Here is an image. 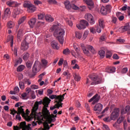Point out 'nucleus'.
<instances>
[{"instance_id":"nucleus-7","label":"nucleus","mask_w":130,"mask_h":130,"mask_svg":"<svg viewBox=\"0 0 130 130\" xmlns=\"http://www.w3.org/2000/svg\"><path fill=\"white\" fill-rule=\"evenodd\" d=\"M119 116V109L115 108L110 115V119L111 120H115Z\"/></svg>"},{"instance_id":"nucleus-28","label":"nucleus","mask_w":130,"mask_h":130,"mask_svg":"<svg viewBox=\"0 0 130 130\" xmlns=\"http://www.w3.org/2000/svg\"><path fill=\"white\" fill-rule=\"evenodd\" d=\"M126 10H127L128 16L130 17V7L127 8L126 6H124L121 8V10L123 11H126Z\"/></svg>"},{"instance_id":"nucleus-46","label":"nucleus","mask_w":130,"mask_h":130,"mask_svg":"<svg viewBox=\"0 0 130 130\" xmlns=\"http://www.w3.org/2000/svg\"><path fill=\"white\" fill-rule=\"evenodd\" d=\"M22 129V128H21V123H20L19 126H14V130H20Z\"/></svg>"},{"instance_id":"nucleus-6","label":"nucleus","mask_w":130,"mask_h":130,"mask_svg":"<svg viewBox=\"0 0 130 130\" xmlns=\"http://www.w3.org/2000/svg\"><path fill=\"white\" fill-rule=\"evenodd\" d=\"M50 99H56L55 103L56 106H57V108H59V107H62V103H61L62 100H61V96L60 95H51L50 96Z\"/></svg>"},{"instance_id":"nucleus-15","label":"nucleus","mask_w":130,"mask_h":130,"mask_svg":"<svg viewBox=\"0 0 130 130\" xmlns=\"http://www.w3.org/2000/svg\"><path fill=\"white\" fill-rule=\"evenodd\" d=\"M103 108V106L102 104L101 103H98L94 107V110L95 112H99V113H100L102 109Z\"/></svg>"},{"instance_id":"nucleus-5","label":"nucleus","mask_w":130,"mask_h":130,"mask_svg":"<svg viewBox=\"0 0 130 130\" xmlns=\"http://www.w3.org/2000/svg\"><path fill=\"white\" fill-rule=\"evenodd\" d=\"M13 112H14L15 114H17L16 115V119L19 121H21L22 119L20 115H22V117H25V113L22 106L18 108V111L14 110Z\"/></svg>"},{"instance_id":"nucleus-20","label":"nucleus","mask_w":130,"mask_h":130,"mask_svg":"<svg viewBox=\"0 0 130 130\" xmlns=\"http://www.w3.org/2000/svg\"><path fill=\"white\" fill-rule=\"evenodd\" d=\"M20 128H22V130H30L28 129L29 127L26 126V121H22L20 122Z\"/></svg>"},{"instance_id":"nucleus-53","label":"nucleus","mask_w":130,"mask_h":130,"mask_svg":"<svg viewBox=\"0 0 130 130\" xmlns=\"http://www.w3.org/2000/svg\"><path fill=\"white\" fill-rule=\"evenodd\" d=\"M113 58L114 59H119V57L118 56V55L116 54H114L113 55Z\"/></svg>"},{"instance_id":"nucleus-19","label":"nucleus","mask_w":130,"mask_h":130,"mask_svg":"<svg viewBox=\"0 0 130 130\" xmlns=\"http://www.w3.org/2000/svg\"><path fill=\"white\" fill-rule=\"evenodd\" d=\"M36 23V18H32L30 21H28V24L31 28H33Z\"/></svg>"},{"instance_id":"nucleus-54","label":"nucleus","mask_w":130,"mask_h":130,"mask_svg":"<svg viewBox=\"0 0 130 130\" xmlns=\"http://www.w3.org/2000/svg\"><path fill=\"white\" fill-rule=\"evenodd\" d=\"M85 107H86V108L87 110L88 111V112L89 113H90V106H89V105L88 104H85Z\"/></svg>"},{"instance_id":"nucleus-43","label":"nucleus","mask_w":130,"mask_h":130,"mask_svg":"<svg viewBox=\"0 0 130 130\" xmlns=\"http://www.w3.org/2000/svg\"><path fill=\"white\" fill-rule=\"evenodd\" d=\"M44 17V14H40L38 15V19L39 20H42Z\"/></svg>"},{"instance_id":"nucleus-11","label":"nucleus","mask_w":130,"mask_h":130,"mask_svg":"<svg viewBox=\"0 0 130 130\" xmlns=\"http://www.w3.org/2000/svg\"><path fill=\"white\" fill-rule=\"evenodd\" d=\"M85 18L86 20H88L91 25H93L95 23L94 18L91 14H86L85 15Z\"/></svg>"},{"instance_id":"nucleus-60","label":"nucleus","mask_w":130,"mask_h":130,"mask_svg":"<svg viewBox=\"0 0 130 130\" xmlns=\"http://www.w3.org/2000/svg\"><path fill=\"white\" fill-rule=\"evenodd\" d=\"M88 34V31H85L83 36V38L85 39L86 38V37H87Z\"/></svg>"},{"instance_id":"nucleus-24","label":"nucleus","mask_w":130,"mask_h":130,"mask_svg":"<svg viewBox=\"0 0 130 130\" xmlns=\"http://www.w3.org/2000/svg\"><path fill=\"white\" fill-rule=\"evenodd\" d=\"M51 45L53 49L56 50L59 49V47L58 46V43L56 41H53V42H51Z\"/></svg>"},{"instance_id":"nucleus-22","label":"nucleus","mask_w":130,"mask_h":130,"mask_svg":"<svg viewBox=\"0 0 130 130\" xmlns=\"http://www.w3.org/2000/svg\"><path fill=\"white\" fill-rule=\"evenodd\" d=\"M7 42H10V46L13 47L14 44V37L13 36H9L8 37Z\"/></svg>"},{"instance_id":"nucleus-45","label":"nucleus","mask_w":130,"mask_h":130,"mask_svg":"<svg viewBox=\"0 0 130 130\" xmlns=\"http://www.w3.org/2000/svg\"><path fill=\"white\" fill-rule=\"evenodd\" d=\"M63 53L65 55H68L70 53V51L69 50V49L67 48L63 50Z\"/></svg>"},{"instance_id":"nucleus-51","label":"nucleus","mask_w":130,"mask_h":130,"mask_svg":"<svg viewBox=\"0 0 130 130\" xmlns=\"http://www.w3.org/2000/svg\"><path fill=\"white\" fill-rule=\"evenodd\" d=\"M82 50H83V52H84V53H85V54H88L89 53V51H88V49H87L86 48H85V47H83L82 48Z\"/></svg>"},{"instance_id":"nucleus-31","label":"nucleus","mask_w":130,"mask_h":130,"mask_svg":"<svg viewBox=\"0 0 130 130\" xmlns=\"http://www.w3.org/2000/svg\"><path fill=\"white\" fill-rule=\"evenodd\" d=\"M43 125H44V128H42V129L49 130L50 126H49L48 123L47 122H45L43 123Z\"/></svg>"},{"instance_id":"nucleus-55","label":"nucleus","mask_w":130,"mask_h":130,"mask_svg":"<svg viewBox=\"0 0 130 130\" xmlns=\"http://www.w3.org/2000/svg\"><path fill=\"white\" fill-rule=\"evenodd\" d=\"M30 87L32 89H38L39 88L38 85H32L30 86Z\"/></svg>"},{"instance_id":"nucleus-26","label":"nucleus","mask_w":130,"mask_h":130,"mask_svg":"<svg viewBox=\"0 0 130 130\" xmlns=\"http://www.w3.org/2000/svg\"><path fill=\"white\" fill-rule=\"evenodd\" d=\"M108 12L107 9L104 6H102L101 8V13L102 14L106 15L107 14Z\"/></svg>"},{"instance_id":"nucleus-14","label":"nucleus","mask_w":130,"mask_h":130,"mask_svg":"<svg viewBox=\"0 0 130 130\" xmlns=\"http://www.w3.org/2000/svg\"><path fill=\"white\" fill-rule=\"evenodd\" d=\"M130 29V25L128 23H126L124 26H121L120 28H119V31L121 32H123L128 30Z\"/></svg>"},{"instance_id":"nucleus-32","label":"nucleus","mask_w":130,"mask_h":130,"mask_svg":"<svg viewBox=\"0 0 130 130\" xmlns=\"http://www.w3.org/2000/svg\"><path fill=\"white\" fill-rule=\"evenodd\" d=\"M26 16H23L19 20H18V24L20 25L22 23H23L25 20H26Z\"/></svg>"},{"instance_id":"nucleus-29","label":"nucleus","mask_w":130,"mask_h":130,"mask_svg":"<svg viewBox=\"0 0 130 130\" xmlns=\"http://www.w3.org/2000/svg\"><path fill=\"white\" fill-rule=\"evenodd\" d=\"M32 64H33V62L31 61L28 60L26 62V66L28 69H31L32 68Z\"/></svg>"},{"instance_id":"nucleus-9","label":"nucleus","mask_w":130,"mask_h":130,"mask_svg":"<svg viewBox=\"0 0 130 130\" xmlns=\"http://www.w3.org/2000/svg\"><path fill=\"white\" fill-rule=\"evenodd\" d=\"M105 27V23L103 19H99V25L96 26V32L101 33L102 29Z\"/></svg>"},{"instance_id":"nucleus-34","label":"nucleus","mask_w":130,"mask_h":130,"mask_svg":"<svg viewBox=\"0 0 130 130\" xmlns=\"http://www.w3.org/2000/svg\"><path fill=\"white\" fill-rule=\"evenodd\" d=\"M25 67L24 65H20L17 68V72H22L25 69Z\"/></svg>"},{"instance_id":"nucleus-62","label":"nucleus","mask_w":130,"mask_h":130,"mask_svg":"<svg viewBox=\"0 0 130 130\" xmlns=\"http://www.w3.org/2000/svg\"><path fill=\"white\" fill-rule=\"evenodd\" d=\"M90 31L92 34H95V28L94 27H91L90 28Z\"/></svg>"},{"instance_id":"nucleus-33","label":"nucleus","mask_w":130,"mask_h":130,"mask_svg":"<svg viewBox=\"0 0 130 130\" xmlns=\"http://www.w3.org/2000/svg\"><path fill=\"white\" fill-rule=\"evenodd\" d=\"M30 55L28 53H25L23 54V59L25 61L28 60Z\"/></svg>"},{"instance_id":"nucleus-48","label":"nucleus","mask_w":130,"mask_h":130,"mask_svg":"<svg viewBox=\"0 0 130 130\" xmlns=\"http://www.w3.org/2000/svg\"><path fill=\"white\" fill-rule=\"evenodd\" d=\"M71 8L73 10H77L79 9V7H77L76 5H74V4H72V7Z\"/></svg>"},{"instance_id":"nucleus-42","label":"nucleus","mask_w":130,"mask_h":130,"mask_svg":"<svg viewBox=\"0 0 130 130\" xmlns=\"http://www.w3.org/2000/svg\"><path fill=\"white\" fill-rule=\"evenodd\" d=\"M112 53L110 51H107V54H106V57H107V58H110L112 57Z\"/></svg>"},{"instance_id":"nucleus-37","label":"nucleus","mask_w":130,"mask_h":130,"mask_svg":"<svg viewBox=\"0 0 130 130\" xmlns=\"http://www.w3.org/2000/svg\"><path fill=\"white\" fill-rule=\"evenodd\" d=\"M87 48L89 50H90L92 53H95V50L93 48V47L91 46H87Z\"/></svg>"},{"instance_id":"nucleus-10","label":"nucleus","mask_w":130,"mask_h":130,"mask_svg":"<svg viewBox=\"0 0 130 130\" xmlns=\"http://www.w3.org/2000/svg\"><path fill=\"white\" fill-rule=\"evenodd\" d=\"M89 25L88 22L85 20H82L80 21V24H77V27L81 30L82 29H85Z\"/></svg>"},{"instance_id":"nucleus-49","label":"nucleus","mask_w":130,"mask_h":130,"mask_svg":"<svg viewBox=\"0 0 130 130\" xmlns=\"http://www.w3.org/2000/svg\"><path fill=\"white\" fill-rule=\"evenodd\" d=\"M106 9H107V11H108V12H110L111 11V6L110 5H107L106 6Z\"/></svg>"},{"instance_id":"nucleus-16","label":"nucleus","mask_w":130,"mask_h":130,"mask_svg":"<svg viewBox=\"0 0 130 130\" xmlns=\"http://www.w3.org/2000/svg\"><path fill=\"white\" fill-rule=\"evenodd\" d=\"M11 15V11L10 8H6L5 11V14L3 19L5 20H6L8 17H9Z\"/></svg>"},{"instance_id":"nucleus-13","label":"nucleus","mask_w":130,"mask_h":130,"mask_svg":"<svg viewBox=\"0 0 130 130\" xmlns=\"http://www.w3.org/2000/svg\"><path fill=\"white\" fill-rule=\"evenodd\" d=\"M7 5L10 7H17L20 5V4L18 3L17 2L9 1L7 2Z\"/></svg>"},{"instance_id":"nucleus-1","label":"nucleus","mask_w":130,"mask_h":130,"mask_svg":"<svg viewBox=\"0 0 130 130\" xmlns=\"http://www.w3.org/2000/svg\"><path fill=\"white\" fill-rule=\"evenodd\" d=\"M51 101L48 98H45L43 99V101H40L39 102H36L35 103L34 106L31 109V113L35 118H37L38 120H40V117H41L42 115L41 112H37L38 108H39V105L43 104L44 106L43 107V113L45 116H48L50 115L49 111L48 110L47 107H48V105Z\"/></svg>"},{"instance_id":"nucleus-12","label":"nucleus","mask_w":130,"mask_h":130,"mask_svg":"<svg viewBox=\"0 0 130 130\" xmlns=\"http://www.w3.org/2000/svg\"><path fill=\"white\" fill-rule=\"evenodd\" d=\"M101 99L100 95H99L98 94H95L94 96H93L89 101V102H92L93 105L95 104V103H98L99 102L100 99Z\"/></svg>"},{"instance_id":"nucleus-23","label":"nucleus","mask_w":130,"mask_h":130,"mask_svg":"<svg viewBox=\"0 0 130 130\" xmlns=\"http://www.w3.org/2000/svg\"><path fill=\"white\" fill-rule=\"evenodd\" d=\"M48 61L45 59L41 60V67L43 68H46L47 67Z\"/></svg>"},{"instance_id":"nucleus-50","label":"nucleus","mask_w":130,"mask_h":130,"mask_svg":"<svg viewBox=\"0 0 130 130\" xmlns=\"http://www.w3.org/2000/svg\"><path fill=\"white\" fill-rule=\"evenodd\" d=\"M128 71V69L127 68H124L121 70V73L122 74H125Z\"/></svg>"},{"instance_id":"nucleus-39","label":"nucleus","mask_w":130,"mask_h":130,"mask_svg":"<svg viewBox=\"0 0 130 130\" xmlns=\"http://www.w3.org/2000/svg\"><path fill=\"white\" fill-rule=\"evenodd\" d=\"M43 115L44 116V117H48V116H50V118L48 119V122L49 123V124H51L52 121H53V119L52 118V117H51V116L50 115H48V116H45L44 115V114L43 113Z\"/></svg>"},{"instance_id":"nucleus-63","label":"nucleus","mask_w":130,"mask_h":130,"mask_svg":"<svg viewBox=\"0 0 130 130\" xmlns=\"http://www.w3.org/2000/svg\"><path fill=\"white\" fill-rule=\"evenodd\" d=\"M15 92H18L19 91V88L18 87H15L14 89Z\"/></svg>"},{"instance_id":"nucleus-64","label":"nucleus","mask_w":130,"mask_h":130,"mask_svg":"<svg viewBox=\"0 0 130 130\" xmlns=\"http://www.w3.org/2000/svg\"><path fill=\"white\" fill-rule=\"evenodd\" d=\"M63 60L62 59H61L59 60V62H58V65H59V66H61V65L62 64V63H63Z\"/></svg>"},{"instance_id":"nucleus-61","label":"nucleus","mask_w":130,"mask_h":130,"mask_svg":"<svg viewBox=\"0 0 130 130\" xmlns=\"http://www.w3.org/2000/svg\"><path fill=\"white\" fill-rule=\"evenodd\" d=\"M124 109L125 111L127 112V113L130 110V106H126Z\"/></svg>"},{"instance_id":"nucleus-4","label":"nucleus","mask_w":130,"mask_h":130,"mask_svg":"<svg viewBox=\"0 0 130 130\" xmlns=\"http://www.w3.org/2000/svg\"><path fill=\"white\" fill-rule=\"evenodd\" d=\"M41 68V63L39 62V61L36 60L33 65L32 74H30V77L32 78L35 76V75H36V74L40 71Z\"/></svg>"},{"instance_id":"nucleus-25","label":"nucleus","mask_w":130,"mask_h":130,"mask_svg":"<svg viewBox=\"0 0 130 130\" xmlns=\"http://www.w3.org/2000/svg\"><path fill=\"white\" fill-rule=\"evenodd\" d=\"M45 19L47 21L52 22L54 20L53 18L50 15L47 14L45 16Z\"/></svg>"},{"instance_id":"nucleus-47","label":"nucleus","mask_w":130,"mask_h":130,"mask_svg":"<svg viewBox=\"0 0 130 130\" xmlns=\"http://www.w3.org/2000/svg\"><path fill=\"white\" fill-rule=\"evenodd\" d=\"M34 4L36 6H39L40 5H42V3L40 1H35Z\"/></svg>"},{"instance_id":"nucleus-30","label":"nucleus","mask_w":130,"mask_h":130,"mask_svg":"<svg viewBox=\"0 0 130 130\" xmlns=\"http://www.w3.org/2000/svg\"><path fill=\"white\" fill-rule=\"evenodd\" d=\"M14 25V22L12 21H10L7 23V27L9 28H12Z\"/></svg>"},{"instance_id":"nucleus-40","label":"nucleus","mask_w":130,"mask_h":130,"mask_svg":"<svg viewBox=\"0 0 130 130\" xmlns=\"http://www.w3.org/2000/svg\"><path fill=\"white\" fill-rule=\"evenodd\" d=\"M116 68L115 67H110L108 69L109 73H114L115 72Z\"/></svg>"},{"instance_id":"nucleus-2","label":"nucleus","mask_w":130,"mask_h":130,"mask_svg":"<svg viewBox=\"0 0 130 130\" xmlns=\"http://www.w3.org/2000/svg\"><path fill=\"white\" fill-rule=\"evenodd\" d=\"M54 30V36L57 38V39L61 44H62L64 40L63 36L65 33L64 29L60 27L58 24V25H54L50 29V31Z\"/></svg>"},{"instance_id":"nucleus-38","label":"nucleus","mask_w":130,"mask_h":130,"mask_svg":"<svg viewBox=\"0 0 130 130\" xmlns=\"http://www.w3.org/2000/svg\"><path fill=\"white\" fill-rule=\"evenodd\" d=\"M99 54H100V56L102 57V58H104V56H105V52L102 50L99 52Z\"/></svg>"},{"instance_id":"nucleus-17","label":"nucleus","mask_w":130,"mask_h":130,"mask_svg":"<svg viewBox=\"0 0 130 130\" xmlns=\"http://www.w3.org/2000/svg\"><path fill=\"white\" fill-rule=\"evenodd\" d=\"M84 2L88 5L89 10L93 7L94 3L92 0H84Z\"/></svg>"},{"instance_id":"nucleus-36","label":"nucleus","mask_w":130,"mask_h":130,"mask_svg":"<svg viewBox=\"0 0 130 130\" xmlns=\"http://www.w3.org/2000/svg\"><path fill=\"white\" fill-rule=\"evenodd\" d=\"M22 59L21 58H19L18 60H16L15 67H17L18 64H21L22 62Z\"/></svg>"},{"instance_id":"nucleus-59","label":"nucleus","mask_w":130,"mask_h":130,"mask_svg":"<svg viewBox=\"0 0 130 130\" xmlns=\"http://www.w3.org/2000/svg\"><path fill=\"white\" fill-rule=\"evenodd\" d=\"M106 39V37H105V36H102V37L100 38V40H101V41H105Z\"/></svg>"},{"instance_id":"nucleus-8","label":"nucleus","mask_w":130,"mask_h":130,"mask_svg":"<svg viewBox=\"0 0 130 130\" xmlns=\"http://www.w3.org/2000/svg\"><path fill=\"white\" fill-rule=\"evenodd\" d=\"M24 8H27V11L29 13H33L36 10V7L33 4L28 2H25L23 4Z\"/></svg>"},{"instance_id":"nucleus-21","label":"nucleus","mask_w":130,"mask_h":130,"mask_svg":"<svg viewBox=\"0 0 130 130\" xmlns=\"http://www.w3.org/2000/svg\"><path fill=\"white\" fill-rule=\"evenodd\" d=\"M26 91L27 92V93H31L32 99H35V98H36V95H35V92H34V91L31 90V89L30 88H26Z\"/></svg>"},{"instance_id":"nucleus-41","label":"nucleus","mask_w":130,"mask_h":130,"mask_svg":"<svg viewBox=\"0 0 130 130\" xmlns=\"http://www.w3.org/2000/svg\"><path fill=\"white\" fill-rule=\"evenodd\" d=\"M74 79L76 81H79L81 80V77L77 74H75L74 75Z\"/></svg>"},{"instance_id":"nucleus-52","label":"nucleus","mask_w":130,"mask_h":130,"mask_svg":"<svg viewBox=\"0 0 130 130\" xmlns=\"http://www.w3.org/2000/svg\"><path fill=\"white\" fill-rule=\"evenodd\" d=\"M126 113H127V112L126 111L125 109H121V116L125 114Z\"/></svg>"},{"instance_id":"nucleus-57","label":"nucleus","mask_w":130,"mask_h":130,"mask_svg":"<svg viewBox=\"0 0 130 130\" xmlns=\"http://www.w3.org/2000/svg\"><path fill=\"white\" fill-rule=\"evenodd\" d=\"M117 41L122 44L125 42V40H123V39H118Z\"/></svg>"},{"instance_id":"nucleus-58","label":"nucleus","mask_w":130,"mask_h":130,"mask_svg":"<svg viewBox=\"0 0 130 130\" xmlns=\"http://www.w3.org/2000/svg\"><path fill=\"white\" fill-rule=\"evenodd\" d=\"M123 127H124V130L126 129V128H127V122H126V121H123Z\"/></svg>"},{"instance_id":"nucleus-27","label":"nucleus","mask_w":130,"mask_h":130,"mask_svg":"<svg viewBox=\"0 0 130 130\" xmlns=\"http://www.w3.org/2000/svg\"><path fill=\"white\" fill-rule=\"evenodd\" d=\"M124 119H125V117L123 115L120 116V117L117 120V124H121L123 121V120H124Z\"/></svg>"},{"instance_id":"nucleus-44","label":"nucleus","mask_w":130,"mask_h":130,"mask_svg":"<svg viewBox=\"0 0 130 130\" xmlns=\"http://www.w3.org/2000/svg\"><path fill=\"white\" fill-rule=\"evenodd\" d=\"M82 34H81V32H78V31H76V38L80 39L82 37Z\"/></svg>"},{"instance_id":"nucleus-3","label":"nucleus","mask_w":130,"mask_h":130,"mask_svg":"<svg viewBox=\"0 0 130 130\" xmlns=\"http://www.w3.org/2000/svg\"><path fill=\"white\" fill-rule=\"evenodd\" d=\"M89 78L93 81L92 82L88 79L87 78V82L86 84H88L89 86L90 85H96L100 84L102 82V78L99 76L95 75H90L89 76Z\"/></svg>"},{"instance_id":"nucleus-18","label":"nucleus","mask_w":130,"mask_h":130,"mask_svg":"<svg viewBox=\"0 0 130 130\" xmlns=\"http://www.w3.org/2000/svg\"><path fill=\"white\" fill-rule=\"evenodd\" d=\"M28 47H29L28 46V43H27V42L26 41H23L21 43V50H23L24 51L27 50Z\"/></svg>"},{"instance_id":"nucleus-56","label":"nucleus","mask_w":130,"mask_h":130,"mask_svg":"<svg viewBox=\"0 0 130 130\" xmlns=\"http://www.w3.org/2000/svg\"><path fill=\"white\" fill-rule=\"evenodd\" d=\"M48 2L49 4H56L57 2L56 0H49Z\"/></svg>"},{"instance_id":"nucleus-35","label":"nucleus","mask_w":130,"mask_h":130,"mask_svg":"<svg viewBox=\"0 0 130 130\" xmlns=\"http://www.w3.org/2000/svg\"><path fill=\"white\" fill-rule=\"evenodd\" d=\"M19 85L21 89H24L25 88V83L23 81H19Z\"/></svg>"}]
</instances>
